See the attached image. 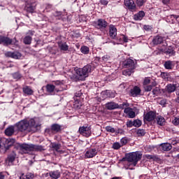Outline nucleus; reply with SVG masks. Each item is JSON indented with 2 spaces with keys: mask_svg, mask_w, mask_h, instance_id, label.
Returning <instances> with one entry per match:
<instances>
[{
  "mask_svg": "<svg viewBox=\"0 0 179 179\" xmlns=\"http://www.w3.org/2000/svg\"><path fill=\"white\" fill-rule=\"evenodd\" d=\"M17 131L20 132H36L37 131V125L34 119H31L29 121L21 120L15 124Z\"/></svg>",
  "mask_w": 179,
  "mask_h": 179,
  "instance_id": "obj_1",
  "label": "nucleus"
},
{
  "mask_svg": "<svg viewBox=\"0 0 179 179\" xmlns=\"http://www.w3.org/2000/svg\"><path fill=\"white\" fill-rule=\"evenodd\" d=\"M93 70V67L90 64H87L83 68H79L76 70V77L78 80H85L87 76H89V73L92 72Z\"/></svg>",
  "mask_w": 179,
  "mask_h": 179,
  "instance_id": "obj_2",
  "label": "nucleus"
},
{
  "mask_svg": "<svg viewBox=\"0 0 179 179\" xmlns=\"http://www.w3.org/2000/svg\"><path fill=\"white\" fill-rule=\"evenodd\" d=\"M127 162H134V165L136 166L141 159H142V154L139 151L134 152H129L126 154Z\"/></svg>",
  "mask_w": 179,
  "mask_h": 179,
  "instance_id": "obj_3",
  "label": "nucleus"
},
{
  "mask_svg": "<svg viewBox=\"0 0 179 179\" xmlns=\"http://www.w3.org/2000/svg\"><path fill=\"white\" fill-rule=\"evenodd\" d=\"M19 41L16 38H10L8 36L0 35V44L4 45V47H9V45H17Z\"/></svg>",
  "mask_w": 179,
  "mask_h": 179,
  "instance_id": "obj_4",
  "label": "nucleus"
},
{
  "mask_svg": "<svg viewBox=\"0 0 179 179\" xmlns=\"http://www.w3.org/2000/svg\"><path fill=\"white\" fill-rule=\"evenodd\" d=\"M93 26L95 29L103 31V30H106L108 26V22L104 19H99L98 20L93 22Z\"/></svg>",
  "mask_w": 179,
  "mask_h": 179,
  "instance_id": "obj_5",
  "label": "nucleus"
},
{
  "mask_svg": "<svg viewBox=\"0 0 179 179\" xmlns=\"http://www.w3.org/2000/svg\"><path fill=\"white\" fill-rule=\"evenodd\" d=\"M78 132L83 136L89 138V136H92V126L80 127Z\"/></svg>",
  "mask_w": 179,
  "mask_h": 179,
  "instance_id": "obj_6",
  "label": "nucleus"
},
{
  "mask_svg": "<svg viewBox=\"0 0 179 179\" xmlns=\"http://www.w3.org/2000/svg\"><path fill=\"white\" fill-rule=\"evenodd\" d=\"M24 10L29 13H33L36 10V3L31 2V0H28L25 3Z\"/></svg>",
  "mask_w": 179,
  "mask_h": 179,
  "instance_id": "obj_7",
  "label": "nucleus"
},
{
  "mask_svg": "<svg viewBox=\"0 0 179 179\" xmlns=\"http://www.w3.org/2000/svg\"><path fill=\"white\" fill-rule=\"evenodd\" d=\"M18 148L25 155L29 153V152H32V144L18 143Z\"/></svg>",
  "mask_w": 179,
  "mask_h": 179,
  "instance_id": "obj_8",
  "label": "nucleus"
},
{
  "mask_svg": "<svg viewBox=\"0 0 179 179\" xmlns=\"http://www.w3.org/2000/svg\"><path fill=\"white\" fill-rule=\"evenodd\" d=\"M144 121H147L148 122H150L152 121H155L156 118V113L152 110L148 112L146 114H144Z\"/></svg>",
  "mask_w": 179,
  "mask_h": 179,
  "instance_id": "obj_9",
  "label": "nucleus"
},
{
  "mask_svg": "<svg viewBox=\"0 0 179 179\" xmlns=\"http://www.w3.org/2000/svg\"><path fill=\"white\" fill-rule=\"evenodd\" d=\"M5 56L7 58H13L14 59H20L22 58V53L19 52H6Z\"/></svg>",
  "mask_w": 179,
  "mask_h": 179,
  "instance_id": "obj_10",
  "label": "nucleus"
},
{
  "mask_svg": "<svg viewBox=\"0 0 179 179\" xmlns=\"http://www.w3.org/2000/svg\"><path fill=\"white\" fill-rule=\"evenodd\" d=\"M123 66L124 68H127L129 69H135L136 68L135 66V62L132 60L131 59H127L123 62Z\"/></svg>",
  "mask_w": 179,
  "mask_h": 179,
  "instance_id": "obj_11",
  "label": "nucleus"
},
{
  "mask_svg": "<svg viewBox=\"0 0 179 179\" xmlns=\"http://www.w3.org/2000/svg\"><path fill=\"white\" fill-rule=\"evenodd\" d=\"M46 174L47 176L49 175V176L52 179H58V178H61V174H62V172L61 171V170H54V171H50L49 173Z\"/></svg>",
  "mask_w": 179,
  "mask_h": 179,
  "instance_id": "obj_12",
  "label": "nucleus"
},
{
  "mask_svg": "<svg viewBox=\"0 0 179 179\" xmlns=\"http://www.w3.org/2000/svg\"><path fill=\"white\" fill-rule=\"evenodd\" d=\"M45 87L48 93H52L53 92H57V93H58V92H62L63 90L62 88H58L52 84H48Z\"/></svg>",
  "mask_w": 179,
  "mask_h": 179,
  "instance_id": "obj_13",
  "label": "nucleus"
},
{
  "mask_svg": "<svg viewBox=\"0 0 179 179\" xmlns=\"http://www.w3.org/2000/svg\"><path fill=\"white\" fill-rule=\"evenodd\" d=\"M124 5L129 10H135L136 9V4H135L134 0H124Z\"/></svg>",
  "mask_w": 179,
  "mask_h": 179,
  "instance_id": "obj_14",
  "label": "nucleus"
},
{
  "mask_svg": "<svg viewBox=\"0 0 179 179\" xmlns=\"http://www.w3.org/2000/svg\"><path fill=\"white\" fill-rule=\"evenodd\" d=\"M50 131L58 134L62 131V126L59 124L54 123L50 126Z\"/></svg>",
  "mask_w": 179,
  "mask_h": 179,
  "instance_id": "obj_15",
  "label": "nucleus"
},
{
  "mask_svg": "<svg viewBox=\"0 0 179 179\" xmlns=\"http://www.w3.org/2000/svg\"><path fill=\"white\" fill-rule=\"evenodd\" d=\"M109 36L113 40L117 38V28L114 25H110L109 28Z\"/></svg>",
  "mask_w": 179,
  "mask_h": 179,
  "instance_id": "obj_16",
  "label": "nucleus"
},
{
  "mask_svg": "<svg viewBox=\"0 0 179 179\" xmlns=\"http://www.w3.org/2000/svg\"><path fill=\"white\" fill-rule=\"evenodd\" d=\"M96 155H97V150H96V148H92L85 152V157H87V159H92V157H94Z\"/></svg>",
  "mask_w": 179,
  "mask_h": 179,
  "instance_id": "obj_17",
  "label": "nucleus"
},
{
  "mask_svg": "<svg viewBox=\"0 0 179 179\" xmlns=\"http://www.w3.org/2000/svg\"><path fill=\"white\" fill-rule=\"evenodd\" d=\"M163 41H164L163 36L157 35L154 36L152 41V43L153 44V45H159V44H162Z\"/></svg>",
  "mask_w": 179,
  "mask_h": 179,
  "instance_id": "obj_18",
  "label": "nucleus"
},
{
  "mask_svg": "<svg viewBox=\"0 0 179 179\" xmlns=\"http://www.w3.org/2000/svg\"><path fill=\"white\" fill-rule=\"evenodd\" d=\"M177 90V85L176 84H168L166 86L165 90L171 94V93H174V91Z\"/></svg>",
  "mask_w": 179,
  "mask_h": 179,
  "instance_id": "obj_19",
  "label": "nucleus"
},
{
  "mask_svg": "<svg viewBox=\"0 0 179 179\" xmlns=\"http://www.w3.org/2000/svg\"><path fill=\"white\" fill-rule=\"evenodd\" d=\"M159 147L161 148L162 150L164 152H169L173 149V146L171 144L169 143H164L159 145Z\"/></svg>",
  "mask_w": 179,
  "mask_h": 179,
  "instance_id": "obj_20",
  "label": "nucleus"
},
{
  "mask_svg": "<svg viewBox=\"0 0 179 179\" xmlns=\"http://www.w3.org/2000/svg\"><path fill=\"white\" fill-rule=\"evenodd\" d=\"M141 94V88L138 86H134V87L130 90V96L132 97H136V96H139Z\"/></svg>",
  "mask_w": 179,
  "mask_h": 179,
  "instance_id": "obj_21",
  "label": "nucleus"
},
{
  "mask_svg": "<svg viewBox=\"0 0 179 179\" xmlns=\"http://www.w3.org/2000/svg\"><path fill=\"white\" fill-rule=\"evenodd\" d=\"M15 128H16V127L15 125L10 126V127H7L4 131V134L7 136H12V135H13V134H15Z\"/></svg>",
  "mask_w": 179,
  "mask_h": 179,
  "instance_id": "obj_22",
  "label": "nucleus"
},
{
  "mask_svg": "<svg viewBox=\"0 0 179 179\" xmlns=\"http://www.w3.org/2000/svg\"><path fill=\"white\" fill-rule=\"evenodd\" d=\"M16 159V152L15 151H13L10 154H9L6 159V163H13Z\"/></svg>",
  "mask_w": 179,
  "mask_h": 179,
  "instance_id": "obj_23",
  "label": "nucleus"
},
{
  "mask_svg": "<svg viewBox=\"0 0 179 179\" xmlns=\"http://www.w3.org/2000/svg\"><path fill=\"white\" fill-rule=\"evenodd\" d=\"M105 107L107 110H115L118 108V103L115 102H108L106 103Z\"/></svg>",
  "mask_w": 179,
  "mask_h": 179,
  "instance_id": "obj_24",
  "label": "nucleus"
},
{
  "mask_svg": "<svg viewBox=\"0 0 179 179\" xmlns=\"http://www.w3.org/2000/svg\"><path fill=\"white\" fill-rule=\"evenodd\" d=\"M155 120L157 125H160V127H164V125H166V119H164L163 116H157Z\"/></svg>",
  "mask_w": 179,
  "mask_h": 179,
  "instance_id": "obj_25",
  "label": "nucleus"
},
{
  "mask_svg": "<svg viewBox=\"0 0 179 179\" xmlns=\"http://www.w3.org/2000/svg\"><path fill=\"white\" fill-rule=\"evenodd\" d=\"M57 44L61 51H68L69 49V46L66 44V42L59 41Z\"/></svg>",
  "mask_w": 179,
  "mask_h": 179,
  "instance_id": "obj_26",
  "label": "nucleus"
},
{
  "mask_svg": "<svg viewBox=\"0 0 179 179\" xmlns=\"http://www.w3.org/2000/svg\"><path fill=\"white\" fill-rule=\"evenodd\" d=\"M124 113H125V114H127V115H129V118H135L136 117V114L135 112H134V110H132V108L128 107L126 108L124 110Z\"/></svg>",
  "mask_w": 179,
  "mask_h": 179,
  "instance_id": "obj_27",
  "label": "nucleus"
},
{
  "mask_svg": "<svg viewBox=\"0 0 179 179\" xmlns=\"http://www.w3.org/2000/svg\"><path fill=\"white\" fill-rule=\"evenodd\" d=\"M156 86H157V83L154 80L151 83V85H144L143 87L145 92H151L152 89H153V87H156Z\"/></svg>",
  "mask_w": 179,
  "mask_h": 179,
  "instance_id": "obj_28",
  "label": "nucleus"
},
{
  "mask_svg": "<svg viewBox=\"0 0 179 179\" xmlns=\"http://www.w3.org/2000/svg\"><path fill=\"white\" fill-rule=\"evenodd\" d=\"M143 17H145V12L143 10H141L134 15V20H142Z\"/></svg>",
  "mask_w": 179,
  "mask_h": 179,
  "instance_id": "obj_29",
  "label": "nucleus"
},
{
  "mask_svg": "<svg viewBox=\"0 0 179 179\" xmlns=\"http://www.w3.org/2000/svg\"><path fill=\"white\" fill-rule=\"evenodd\" d=\"M34 173L31 172H28L24 175V173H22L20 179H34Z\"/></svg>",
  "mask_w": 179,
  "mask_h": 179,
  "instance_id": "obj_30",
  "label": "nucleus"
},
{
  "mask_svg": "<svg viewBox=\"0 0 179 179\" xmlns=\"http://www.w3.org/2000/svg\"><path fill=\"white\" fill-rule=\"evenodd\" d=\"M45 150L44 146L32 144V152H43Z\"/></svg>",
  "mask_w": 179,
  "mask_h": 179,
  "instance_id": "obj_31",
  "label": "nucleus"
},
{
  "mask_svg": "<svg viewBox=\"0 0 179 179\" xmlns=\"http://www.w3.org/2000/svg\"><path fill=\"white\" fill-rule=\"evenodd\" d=\"M22 90L23 93H24V94H27V96H31L33 95V93H34V91H33V90H31V88L29 86L23 87Z\"/></svg>",
  "mask_w": 179,
  "mask_h": 179,
  "instance_id": "obj_32",
  "label": "nucleus"
},
{
  "mask_svg": "<svg viewBox=\"0 0 179 179\" xmlns=\"http://www.w3.org/2000/svg\"><path fill=\"white\" fill-rule=\"evenodd\" d=\"M165 54L166 55H169V57H173V55H176V51L172 47H169L166 50H165Z\"/></svg>",
  "mask_w": 179,
  "mask_h": 179,
  "instance_id": "obj_33",
  "label": "nucleus"
},
{
  "mask_svg": "<svg viewBox=\"0 0 179 179\" xmlns=\"http://www.w3.org/2000/svg\"><path fill=\"white\" fill-rule=\"evenodd\" d=\"M7 142L8 143H7L6 150H9V149H10V148H12V146H13V145L15 144V142H16V140H15V138H8Z\"/></svg>",
  "mask_w": 179,
  "mask_h": 179,
  "instance_id": "obj_34",
  "label": "nucleus"
},
{
  "mask_svg": "<svg viewBox=\"0 0 179 179\" xmlns=\"http://www.w3.org/2000/svg\"><path fill=\"white\" fill-rule=\"evenodd\" d=\"M145 159H148V160H153L154 162H159V160H160V158H159V157L155 155H145Z\"/></svg>",
  "mask_w": 179,
  "mask_h": 179,
  "instance_id": "obj_35",
  "label": "nucleus"
},
{
  "mask_svg": "<svg viewBox=\"0 0 179 179\" xmlns=\"http://www.w3.org/2000/svg\"><path fill=\"white\" fill-rule=\"evenodd\" d=\"M164 66L165 69H173V67L174 66L173 65V62L170 60L165 62Z\"/></svg>",
  "mask_w": 179,
  "mask_h": 179,
  "instance_id": "obj_36",
  "label": "nucleus"
},
{
  "mask_svg": "<svg viewBox=\"0 0 179 179\" xmlns=\"http://www.w3.org/2000/svg\"><path fill=\"white\" fill-rule=\"evenodd\" d=\"M132 73H134L133 69H126L122 71V74L124 75V76H131Z\"/></svg>",
  "mask_w": 179,
  "mask_h": 179,
  "instance_id": "obj_37",
  "label": "nucleus"
},
{
  "mask_svg": "<svg viewBox=\"0 0 179 179\" xmlns=\"http://www.w3.org/2000/svg\"><path fill=\"white\" fill-rule=\"evenodd\" d=\"M0 139H1V148H4L5 150H6V146H8V138H0Z\"/></svg>",
  "mask_w": 179,
  "mask_h": 179,
  "instance_id": "obj_38",
  "label": "nucleus"
},
{
  "mask_svg": "<svg viewBox=\"0 0 179 179\" xmlns=\"http://www.w3.org/2000/svg\"><path fill=\"white\" fill-rule=\"evenodd\" d=\"M31 40H33V38H31V36H27L24 38V44H26L27 45H29L30 44H31Z\"/></svg>",
  "mask_w": 179,
  "mask_h": 179,
  "instance_id": "obj_39",
  "label": "nucleus"
},
{
  "mask_svg": "<svg viewBox=\"0 0 179 179\" xmlns=\"http://www.w3.org/2000/svg\"><path fill=\"white\" fill-rule=\"evenodd\" d=\"M102 60L103 62H106L107 64H111V57L108 55H106L102 57Z\"/></svg>",
  "mask_w": 179,
  "mask_h": 179,
  "instance_id": "obj_40",
  "label": "nucleus"
},
{
  "mask_svg": "<svg viewBox=\"0 0 179 179\" xmlns=\"http://www.w3.org/2000/svg\"><path fill=\"white\" fill-rule=\"evenodd\" d=\"M12 76L13 79H15V80H19L20 79H22V74L19 72H15L12 74Z\"/></svg>",
  "mask_w": 179,
  "mask_h": 179,
  "instance_id": "obj_41",
  "label": "nucleus"
},
{
  "mask_svg": "<svg viewBox=\"0 0 179 179\" xmlns=\"http://www.w3.org/2000/svg\"><path fill=\"white\" fill-rule=\"evenodd\" d=\"M52 148L56 152H59V150L61 149V144L53 143H52Z\"/></svg>",
  "mask_w": 179,
  "mask_h": 179,
  "instance_id": "obj_42",
  "label": "nucleus"
},
{
  "mask_svg": "<svg viewBox=\"0 0 179 179\" xmlns=\"http://www.w3.org/2000/svg\"><path fill=\"white\" fill-rule=\"evenodd\" d=\"M138 136H145L146 131L143 129H138L136 131Z\"/></svg>",
  "mask_w": 179,
  "mask_h": 179,
  "instance_id": "obj_43",
  "label": "nucleus"
},
{
  "mask_svg": "<svg viewBox=\"0 0 179 179\" xmlns=\"http://www.w3.org/2000/svg\"><path fill=\"white\" fill-rule=\"evenodd\" d=\"M106 131L107 132H110V134H114L115 133V129H114L113 127H112L111 126H107L106 127Z\"/></svg>",
  "mask_w": 179,
  "mask_h": 179,
  "instance_id": "obj_44",
  "label": "nucleus"
},
{
  "mask_svg": "<svg viewBox=\"0 0 179 179\" xmlns=\"http://www.w3.org/2000/svg\"><path fill=\"white\" fill-rule=\"evenodd\" d=\"M134 127H136L137 128H139L141 125H142V121L140 120H135L133 121Z\"/></svg>",
  "mask_w": 179,
  "mask_h": 179,
  "instance_id": "obj_45",
  "label": "nucleus"
},
{
  "mask_svg": "<svg viewBox=\"0 0 179 179\" xmlns=\"http://www.w3.org/2000/svg\"><path fill=\"white\" fill-rule=\"evenodd\" d=\"M80 51H81V52H83V54H87L89 52L90 50L87 46H83L80 48Z\"/></svg>",
  "mask_w": 179,
  "mask_h": 179,
  "instance_id": "obj_46",
  "label": "nucleus"
},
{
  "mask_svg": "<svg viewBox=\"0 0 179 179\" xmlns=\"http://www.w3.org/2000/svg\"><path fill=\"white\" fill-rule=\"evenodd\" d=\"M161 76H162V79H164L165 80L167 81V80H169L170 75L169 74V73L163 72L161 73Z\"/></svg>",
  "mask_w": 179,
  "mask_h": 179,
  "instance_id": "obj_47",
  "label": "nucleus"
},
{
  "mask_svg": "<svg viewBox=\"0 0 179 179\" xmlns=\"http://www.w3.org/2000/svg\"><path fill=\"white\" fill-rule=\"evenodd\" d=\"M150 78L149 77L145 78L144 81L143 83V86L148 85H150Z\"/></svg>",
  "mask_w": 179,
  "mask_h": 179,
  "instance_id": "obj_48",
  "label": "nucleus"
},
{
  "mask_svg": "<svg viewBox=\"0 0 179 179\" xmlns=\"http://www.w3.org/2000/svg\"><path fill=\"white\" fill-rule=\"evenodd\" d=\"M169 19H176V20H177V22H178L179 23V15H171L168 16V20Z\"/></svg>",
  "mask_w": 179,
  "mask_h": 179,
  "instance_id": "obj_49",
  "label": "nucleus"
},
{
  "mask_svg": "<svg viewBox=\"0 0 179 179\" xmlns=\"http://www.w3.org/2000/svg\"><path fill=\"white\" fill-rule=\"evenodd\" d=\"M160 93V89L159 87H155L152 90V94L157 96Z\"/></svg>",
  "mask_w": 179,
  "mask_h": 179,
  "instance_id": "obj_50",
  "label": "nucleus"
},
{
  "mask_svg": "<svg viewBox=\"0 0 179 179\" xmlns=\"http://www.w3.org/2000/svg\"><path fill=\"white\" fill-rule=\"evenodd\" d=\"M172 123L176 126L179 125V117H174V120H172Z\"/></svg>",
  "mask_w": 179,
  "mask_h": 179,
  "instance_id": "obj_51",
  "label": "nucleus"
},
{
  "mask_svg": "<svg viewBox=\"0 0 179 179\" xmlns=\"http://www.w3.org/2000/svg\"><path fill=\"white\" fill-rule=\"evenodd\" d=\"M113 148L115 150H118V149H120V148H121V145L119 143H115L113 145Z\"/></svg>",
  "mask_w": 179,
  "mask_h": 179,
  "instance_id": "obj_52",
  "label": "nucleus"
},
{
  "mask_svg": "<svg viewBox=\"0 0 179 179\" xmlns=\"http://www.w3.org/2000/svg\"><path fill=\"white\" fill-rule=\"evenodd\" d=\"M145 3V0H136L137 6H143Z\"/></svg>",
  "mask_w": 179,
  "mask_h": 179,
  "instance_id": "obj_53",
  "label": "nucleus"
},
{
  "mask_svg": "<svg viewBox=\"0 0 179 179\" xmlns=\"http://www.w3.org/2000/svg\"><path fill=\"white\" fill-rule=\"evenodd\" d=\"M127 128H132V127H134V121L129 120L127 122Z\"/></svg>",
  "mask_w": 179,
  "mask_h": 179,
  "instance_id": "obj_54",
  "label": "nucleus"
},
{
  "mask_svg": "<svg viewBox=\"0 0 179 179\" xmlns=\"http://www.w3.org/2000/svg\"><path fill=\"white\" fill-rule=\"evenodd\" d=\"M127 107H128V105L126 103H123L120 105H118V108H121L122 110H125V108H127Z\"/></svg>",
  "mask_w": 179,
  "mask_h": 179,
  "instance_id": "obj_55",
  "label": "nucleus"
},
{
  "mask_svg": "<svg viewBox=\"0 0 179 179\" xmlns=\"http://www.w3.org/2000/svg\"><path fill=\"white\" fill-rule=\"evenodd\" d=\"M124 129H118L117 131H115L116 135H118L120 134V135H124Z\"/></svg>",
  "mask_w": 179,
  "mask_h": 179,
  "instance_id": "obj_56",
  "label": "nucleus"
},
{
  "mask_svg": "<svg viewBox=\"0 0 179 179\" xmlns=\"http://www.w3.org/2000/svg\"><path fill=\"white\" fill-rule=\"evenodd\" d=\"M120 143H122V145H127V143H128V140L125 138H122L120 140Z\"/></svg>",
  "mask_w": 179,
  "mask_h": 179,
  "instance_id": "obj_57",
  "label": "nucleus"
},
{
  "mask_svg": "<svg viewBox=\"0 0 179 179\" xmlns=\"http://www.w3.org/2000/svg\"><path fill=\"white\" fill-rule=\"evenodd\" d=\"M99 3H101V5H103V6L108 5V1L107 0H100Z\"/></svg>",
  "mask_w": 179,
  "mask_h": 179,
  "instance_id": "obj_58",
  "label": "nucleus"
},
{
  "mask_svg": "<svg viewBox=\"0 0 179 179\" xmlns=\"http://www.w3.org/2000/svg\"><path fill=\"white\" fill-rule=\"evenodd\" d=\"M143 29L144 30H146V31H150V30H152L150 25H144Z\"/></svg>",
  "mask_w": 179,
  "mask_h": 179,
  "instance_id": "obj_59",
  "label": "nucleus"
},
{
  "mask_svg": "<svg viewBox=\"0 0 179 179\" xmlns=\"http://www.w3.org/2000/svg\"><path fill=\"white\" fill-rule=\"evenodd\" d=\"M159 104L161 106H166V104H167V100H166V99L161 100L159 102Z\"/></svg>",
  "mask_w": 179,
  "mask_h": 179,
  "instance_id": "obj_60",
  "label": "nucleus"
},
{
  "mask_svg": "<svg viewBox=\"0 0 179 179\" xmlns=\"http://www.w3.org/2000/svg\"><path fill=\"white\" fill-rule=\"evenodd\" d=\"M55 16H62V12H61V11H55Z\"/></svg>",
  "mask_w": 179,
  "mask_h": 179,
  "instance_id": "obj_61",
  "label": "nucleus"
},
{
  "mask_svg": "<svg viewBox=\"0 0 179 179\" xmlns=\"http://www.w3.org/2000/svg\"><path fill=\"white\" fill-rule=\"evenodd\" d=\"M174 19H176V18H169V16H167V22H169V23H174Z\"/></svg>",
  "mask_w": 179,
  "mask_h": 179,
  "instance_id": "obj_62",
  "label": "nucleus"
},
{
  "mask_svg": "<svg viewBox=\"0 0 179 179\" xmlns=\"http://www.w3.org/2000/svg\"><path fill=\"white\" fill-rule=\"evenodd\" d=\"M83 93L82 92H78L76 93V97H80V96H82Z\"/></svg>",
  "mask_w": 179,
  "mask_h": 179,
  "instance_id": "obj_63",
  "label": "nucleus"
},
{
  "mask_svg": "<svg viewBox=\"0 0 179 179\" xmlns=\"http://www.w3.org/2000/svg\"><path fill=\"white\" fill-rule=\"evenodd\" d=\"M0 179H5V173L0 172Z\"/></svg>",
  "mask_w": 179,
  "mask_h": 179,
  "instance_id": "obj_64",
  "label": "nucleus"
}]
</instances>
